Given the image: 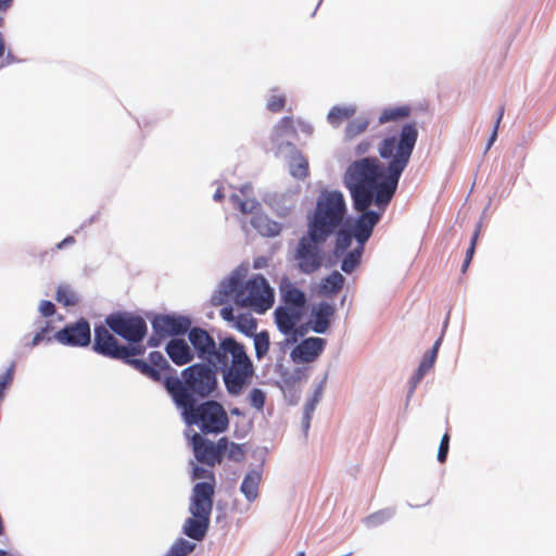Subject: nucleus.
I'll return each mask as SVG.
<instances>
[{
	"label": "nucleus",
	"instance_id": "1",
	"mask_svg": "<svg viewBox=\"0 0 556 556\" xmlns=\"http://www.w3.org/2000/svg\"><path fill=\"white\" fill-rule=\"evenodd\" d=\"M417 139L416 123H407L397 136H387L378 146L379 156L388 161L386 167L377 157H364L350 164L344 175V185L350 190L356 211L369 207L372 202L382 207L389 204L409 163Z\"/></svg>",
	"mask_w": 556,
	"mask_h": 556
},
{
	"label": "nucleus",
	"instance_id": "2",
	"mask_svg": "<svg viewBox=\"0 0 556 556\" xmlns=\"http://www.w3.org/2000/svg\"><path fill=\"white\" fill-rule=\"evenodd\" d=\"M188 338L197 356L223 372L228 393L239 395L254 374L253 363L243 344L228 337L217 345L214 338L200 327L191 328Z\"/></svg>",
	"mask_w": 556,
	"mask_h": 556
},
{
	"label": "nucleus",
	"instance_id": "3",
	"mask_svg": "<svg viewBox=\"0 0 556 556\" xmlns=\"http://www.w3.org/2000/svg\"><path fill=\"white\" fill-rule=\"evenodd\" d=\"M92 348L100 355L125 362L155 382H161L162 374L172 369V366L161 352H151L149 354V363L143 359L134 358V356L143 355L146 346L119 344L118 340L105 326H96Z\"/></svg>",
	"mask_w": 556,
	"mask_h": 556
},
{
	"label": "nucleus",
	"instance_id": "4",
	"mask_svg": "<svg viewBox=\"0 0 556 556\" xmlns=\"http://www.w3.org/2000/svg\"><path fill=\"white\" fill-rule=\"evenodd\" d=\"M177 395V406L182 409L185 421L195 426L202 435L220 434L229 427V417L224 406L216 401H205L197 404L193 396H189L180 387L174 382Z\"/></svg>",
	"mask_w": 556,
	"mask_h": 556
},
{
	"label": "nucleus",
	"instance_id": "5",
	"mask_svg": "<svg viewBox=\"0 0 556 556\" xmlns=\"http://www.w3.org/2000/svg\"><path fill=\"white\" fill-rule=\"evenodd\" d=\"M346 204L340 191H323L308 223V235L314 241H326L341 226Z\"/></svg>",
	"mask_w": 556,
	"mask_h": 556
},
{
	"label": "nucleus",
	"instance_id": "6",
	"mask_svg": "<svg viewBox=\"0 0 556 556\" xmlns=\"http://www.w3.org/2000/svg\"><path fill=\"white\" fill-rule=\"evenodd\" d=\"M216 370L217 369L208 363L193 364L182 370L181 375L184 381H181L177 376L172 375V372H175L173 368L162 374L161 381H163L165 389L177 404L176 393L178 391L174 388V382H179L180 387L189 396L194 397V395H197L201 399L208 397L218 386Z\"/></svg>",
	"mask_w": 556,
	"mask_h": 556
},
{
	"label": "nucleus",
	"instance_id": "7",
	"mask_svg": "<svg viewBox=\"0 0 556 556\" xmlns=\"http://www.w3.org/2000/svg\"><path fill=\"white\" fill-rule=\"evenodd\" d=\"M223 293L233 295L237 304L250 307L258 314L268 311L274 304V290L262 275H255L244 285L238 276H231L223 285Z\"/></svg>",
	"mask_w": 556,
	"mask_h": 556
},
{
	"label": "nucleus",
	"instance_id": "8",
	"mask_svg": "<svg viewBox=\"0 0 556 556\" xmlns=\"http://www.w3.org/2000/svg\"><path fill=\"white\" fill-rule=\"evenodd\" d=\"M212 510V488L205 484H194L189 505L191 517L187 518L184 523V533L192 540H203L208 530Z\"/></svg>",
	"mask_w": 556,
	"mask_h": 556
},
{
	"label": "nucleus",
	"instance_id": "9",
	"mask_svg": "<svg viewBox=\"0 0 556 556\" xmlns=\"http://www.w3.org/2000/svg\"><path fill=\"white\" fill-rule=\"evenodd\" d=\"M105 325L130 343H140L148 331L147 323L141 316L125 312L106 316Z\"/></svg>",
	"mask_w": 556,
	"mask_h": 556
},
{
	"label": "nucleus",
	"instance_id": "10",
	"mask_svg": "<svg viewBox=\"0 0 556 556\" xmlns=\"http://www.w3.org/2000/svg\"><path fill=\"white\" fill-rule=\"evenodd\" d=\"M190 444L197 460L213 468L216 464L223 462L228 446V439L223 437L214 443L201 433L194 432L190 439Z\"/></svg>",
	"mask_w": 556,
	"mask_h": 556
},
{
	"label": "nucleus",
	"instance_id": "11",
	"mask_svg": "<svg viewBox=\"0 0 556 556\" xmlns=\"http://www.w3.org/2000/svg\"><path fill=\"white\" fill-rule=\"evenodd\" d=\"M324 241H314L307 233L306 237L301 238L296 251V258L300 269L305 274H313L321 266V255L318 244Z\"/></svg>",
	"mask_w": 556,
	"mask_h": 556
},
{
	"label": "nucleus",
	"instance_id": "12",
	"mask_svg": "<svg viewBox=\"0 0 556 556\" xmlns=\"http://www.w3.org/2000/svg\"><path fill=\"white\" fill-rule=\"evenodd\" d=\"M55 339L66 345L87 346L91 341L90 325L87 320L79 319L58 331Z\"/></svg>",
	"mask_w": 556,
	"mask_h": 556
},
{
	"label": "nucleus",
	"instance_id": "13",
	"mask_svg": "<svg viewBox=\"0 0 556 556\" xmlns=\"http://www.w3.org/2000/svg\"><path fill=\"white\" fill-rule=\"evenodd\" d=\"M190 326V319L184 316L159 315L152 320L153 331L165 338L184 334Z\"/></svg>",
	"mask_w": 556,
	"mask_h": 556
},
{
	"label": "nucleus",
	"instance_id": "14",
	"mask_svg": "<svg viewBox=\"0 0 556 556\" xmlns=\"http://www.w3.org/2000/svg\"><path fill=\"white\" fill-rule=\"evenodd\" d=\"M326 340L311 337L301 341L292 351L291 358L296 364H306L316 361L326 346Z\"/></svg>",
	"mask_w": 556,
	"mask_h": 556
},
{
	"label": "nucleus",
	"instance_id": "15",
	"mask_svg": "<svg viewBox=\"0 0 556 556\" xmlns=\"http://www.w3.org/2000/svg\"><path fill=\"white\" fill-rule=\"evenodd\" d=\"M301 318L300 312L286 306H279L275 311V321L278 329L283 334H293L292 342H296L298 336H303V331L295 328Z\"/></svg>",
	"mask_w": 556,
	"mask_h": 556
},
{
	"label": "nucleus",
	"instance_id": "16",
	"mask_svg": "<svg viewBox=\"0 0 556 556\" xmlns=\"http://www.w3.org/2000/svg\"><path fill=\"white\" fill-rule=\"evenodd\" d=\"M367 208L361 211L362 215L357 218L353 226V235L357 241V245H365L366 241L370 238L375 226L380 220V214L374 211H367Z\"/></svg>",
	"mask_w": 556,
	"mask_h": 556
},
{
	"label": "nucleus",
	"instance_id": "17",
	"mask_svg": "<svg viewBox=\"0 0 556 556\" xmlns=\"http://www.w3.org/2000/svg\"><path fill=\"white\" fill-rule=\"evenodd\" d=\"M165 350L173 363L178 366L190 363L194 357L193 352L184 339H172L166 344Z\"/></svg>",
	"mask_w": 556,
	"mask_h": 556
},
{
	"label": "nucleus",
	"instance_id": "18",
	"mask_svg": "<svg viewBox=\"0 0 556 556\" xmlns=\"http://www.w3.org/2000/svg\"><path fill=\"white\" fill-rule=\"evenodd\" d=\"M412 106L408 104L387 106L381 110L378 118L380 125L388 123H399L407 119L412 114Z\"/></svg>",
	"mask_w": 556,
	"mask_h": 556
},
{
	"label": "nucleus",
	"instance_id": "19",
	"mask_svg": "<svg viewBox=\"0 0 556 556\" xmlns=\"http://www.w3.org/2000/svg\"><path fill=\"white\" fill-rule=\"evenodd\" d=\"M334 314V307L329 303H320L314 315L313 330L317 333L327 331L330 318Z\"/></svg>",
	"mask_w": 556,
	"mask_h": 556
},
{
	"label": "nucleus",
	"instance_id": "20",
	"mask_svg": "<svg viewBox=\"0 0 556 556\" xmlns=\"http://www.w3.org/2000/svg\"><path fill=\"white\" fill-rule=\"evenodd\" d=\"M262 480V475L257 470L249 471L240 486L241 492L244 494L249 502H253L258 496V486Z\"/></svg>",
	"mask_w": 556,
	"mask_h": 556
},
{
	"label": "nucleus",
	"instance_id": "21",
	"mask_svg": "<svg viewBox=\"0 0 556 556\" xmlns=\"http://www.w3.org/2000/svg\"><path fill=\"white\" fill-rule=\"evenodd\" d=\"M345 278L343 275L338 270H334L324 278L320 285V292L327 296L334 295L342 290Z\"/></svg>",
	"mask_w": 556,
	"mask_h": 556
},
{
	"label": "nucleus",
	"instance_id": "22",
	"mask_svg": "<svg viewBox=\"0 0 556 556\" xmlns=\"http://www.w3.org/2000/svg\"><path fill=\"white\" fill-rule=\"evenodd\" d=\"M289 170L292 177L305 179L308 176V162L300 152H295L289 161Z\"/></svg>",
	"mask_w": 556,
	"mask_h": 556
},
{
	"label": "nucleus",
	"instance_id": "23",
	"mask_svg": "<svg viewBox=\"0 0 556 556\" xmlns=\"http://www.w3.org/2000/svg\"><path fill=\"white\" fill-rule=\"evenodd\" d=\"M252 224L262 235L267 237H275L281 231L280 224L270 220L266 216H255L252 220Z\"/></svg>",
	"mask_w": 556,
	"mask_h": 556
},
{
	"label": "nucleus",
	"instance_id": "24",
	"mask_svg": "<svg viewBox=\"0 0 556 556\" xmlns=\"http://www.w3.org/2000/svg\"><path fill=\"white\" fill-rule=\"evenodd\" d=\"M355 114L354 106H333L327 119L332 126H339L342 122L350 119Z\"/></svg>",
	"mask_w": 556,
	"mask_h": 556
},
{
	"label": "nucleus",
	"instance_id": "25",
	"mask_svg": "<svg viewBox=\"0 0 556 556\" xmlns=\"http://www.w3.org/2000/svg\"><path fill=\"white\" fill-rule=\"evenodd\" d=\"M441 341H442V339L439 338L434 342L431 350H429L428 352L425 353L422 361L417 369L418 379L422 378L425 376V374L433 366L437 355H438V351H439Z\"/></svg>",
	"mask_w": 556,
	"mask_h": 556
},
{
	"label": "nucleus",
	"instance_id": "26",
	"mask_svg": "<svg viewBox=\"0 0 556 556\" xmlns=\"http://www.w3.org/2000/svg\"><path fill=\"white\" fill-rule=\"evenodd\" d=\"M353 238L355 237L352 230L340 228L337 231L334 254L340 256L341 254L345 253L346 250L351 247Z\"/></svg>",
	"mask_w": 556,
	"mask_h": 556
},
{
	"label": "nucleus",
	"instance_id": "27",
	"mask_svg": "<svg viewBox=\"0 0 556 556\" xmlns=\"http://www.w3.org/2000/svg\"><path fill=\"white\" fill-rule=\"evenodd\" d=\"M363 251L364 248L359 245L350 251L342 260L341 269L346 274L352 273L359 264Z\"/></svg>",
	"mask_w": 556,
	"mask_h": 556
},
{
	"label": "nucleus",
	"instance_id": "28",
	"mask_svg": "<svg viewBox=\"0 0 556 556\" xmlns=\"http://www.w3.org/2000/svg\"><path fill=\"white\" fill-rule=\"evenodd\" d=\"M283 301L287 305H292L293 307H302L305 304V294L298 288L289 286L283 290Z\"/></svg>",
	"mask_w": 556,
	"mask_h": 556
},
{
	"label": "nucleus",
	"instance_id": "29",
	"mask_svg": "<svg viewBox=\"0 0 556 556\" xmlns=\"http://www.w3.org/2000/svg\"><path fill=\"white\" fill-rule=\"evenodd\" d=\"M270 346L269 333L267 331H261L254 336V349L255 356L257 359H262L267 355Z\"/></svg>",
	"mask_w": 556,
	"mask_h": 556
},
{
	"label": "nucleus",
	"instance_id": "30",
	"mask_svg": "<svg viewBox=\"0 0 556 556\" xmlns=\"http://www.w3.org/2000/svg\"><path fill=\"white\" fill-rule=\"evenodd\" d=\"M55 299L63 306H74L78 303L76 292L67 286H60L58 288Z\"/></svg>",
	"mask_w": 556,
	"mask_h": 556
},
{
	"label": "nucleus",
	"instance_id": "31",
	"mask_svg": "<svg viewBox=\"0 0 556 556\" xmlns=\"http://www.w3.org/2000/svg\"><path fill=\"white\" fill-rule=\"evenodd\" d=\"M192 479H205L206 481L198 482L197 484H205L211 486L213 495L215 494L216 479L214 472L211 469L195 465L192 469Z\"/></svg>",
	"mask_w": 556,
	"mask_h": 556
},
{
	"label": "nucleus",
	"instance_id": "32",
	"mask_svg": "<svg viewBox=\"0 0 556 556\" xmlns=\"http://www.w3.org/2000/svg\"><path fill=\"white\" fill-rule=\"evenodd\" d=\"M368 126L369 121L365 117H357L355 119H352L345 128V136L349 139H353L354 137L364 132L368 128Z\"/></svg>",
	"mask_w": 556,
	"mask_h": 556
},
{
	"label": "nucleus",
	"instance_id": "33",
	"mask_svg": "<svg viewBox=\"0 0 556 556\" xmlns=\"http://www.w3.org/2000/svg\"><path fill=\"white\" fill-rule=\"evenodd\" d=\"M231 202L242 214L253 213L260 203L255 200H242L239 195H232Z\"/></svg>",
	"mask_w": 556,
	"mask_h": 556
},
{
	"label": "nucleus",
	"instance_id": "34",
	"mask_svg": "<svg viewBox=\"0 0 556 556\" xmlns=\"http://www.w3.org/2000/svg\"><path fill=\"white\" fill-rule=\"evenodd\" d=\"M225 453L227 454L228 459L236 462V463L242 462L245 456V452H244L242 445L235 443V442H229V441H228V446H227V450Z\"/></svg>",
	"mask_w": 556,
	"mask_h": 556
},
{
	"label": "nucleus",
	"instance_id": "35",
	"mask_svg": "<svg viewBox=\"0 0 556 556\" xmlns=\"http://www.w3.org/2000/svg\"><path fill=\"white\" fill-rule=\"evenodd\" d=\"M287 102V98L283 93H273L266 104L268 111L273 113L280 112Z\"/></svg>",
	"mask_w": 556,
	"mask_h": 556
},
{
	"label": "nucleus",
	"instance_id": "36",
	"mask_svg": "<svg viewBox=\"0 0 556 556\" xmlns=\"http://www.w3.org/2000/svg\"><path fill=\"white\" fill-rule=\"evenodd\" d=\"M52 330H53V327L50 325V323H47V325L45 327H42L40 329V331L34 336L31 341L29 343H26V345L28 348H35L36 345H38L40 342H42L45 340L50 341L51 340L50 333L52 332Z\"/></svg>",
	"mask_w": 556,
	"mask_h": 556
},
{
	"label": "nucleus",
	"instance_id": "37",
	"mask_svg": "<svg viewBox=\"0 0 556 556\" xmlns=\"http://www.w3.org/2000/svg\"><path fill=\"white\" fill-rule=\"evenodd\" d=\"M15 372V363H11L9 368L3 375L0 376V399L4 394L5 390L10 387L13 381Z\"/></svg>",
	"mask_w": 556,
	"mask_h": 556
},
{
	"label": "nucleus",
	"instance_id": "38",
	"mask_svg": "<svg viewBox=\"0 0 556 556\" xmlns=\"http://www.w3.org/2000/svg\"><path fill=\"white\" fill-rule=\"evenodd\" d=\"M275 132L277 136L295 132L293 118L290 116L282 117L275 127Z\"/></svg>",
	"mask_w": 556,
	"mask_h": 556
},
{
	"label": "nucleus",
	"instance_id": "39",
	"mask_svg": "<svg viewBox=\"0 0 556 556\" xmlns=\"http://www.w3.org/2000/svg\"><path fill=\"white\" fill-rule=\"evenodd\" d=\"M479 233H480V226H477L472 237H471V241H470V245L469 248L467 249V252H466V257L464 260V263H463V271H466V269L468 268L472 257H473V254H475V251H476V244H477V240L479 238Z\"/></svg>",
	"mask_w": 556,
	"mask_h": 556
},
{
	"label": "nucleus",
	"instance_id": "40",
	"mask_svg": "<svg viewBox=\"0 0 556 556\" xmlns=\"http://www.w3.org/2000/svg\"><path fill=\"white\" fill-rule=\"evenodd\" d=\"M249 399H250V404L254 408H256L258 410L263 409L264 404H265V393L261 389H257V388L252 389L250 392Z\"/></svg>",
	"mask_w": 556,
	"mask_h": 556
},
{
	"label": "nucleus",
	"instance_id": "41",
	"mask_svg": "<svg viewBox=\"0 0 556 556\" xmlns=\"http://www.w3.org/2000/svg\"><path fill=\"white\" fill-rule=\"evenodd\" d=\"M450 448V433L445 432L441 439L439 451H438V460L440 463H445L447 453Z\"/></svg>",
	"mask_w": 556,
	"mask_h": 556
},
{
	"label": "nucleus",
	"instance_id": "42",
	"mask_svg": "<svg viewBox=\"0 0 556 556\" xmlns=\"http://www.w3.org/2000/svg\"><path fill=\"white\" fill-rule=\"evenodd\" d=\"M504 112H505V106L504 105H501L498 108V112H497V117H496V121H495V125H494V128H493V131L490 136V139H489V142H488V147L486 149H490V147L494 143V141L496 140L497 138V131H498V127H500V124L502 122V118L504 116Z\"/></svg>",
	"mask_w": 556,
	"mask_h": 556
},
{
	"label": "nucleus",
	"instance_id": "43",
	"mask_svg": "<svg viewBox=\"0 0 556 556\" xmlns=\"http://www.w3.org/2000/svg\"><path fill=\"white\" fill-rule=\"evenodd\" d=\"M39 311L42 316L49 317L55 313V306L51 301H42L39 305Z\"/></svg>",
	"mask_w": 556,
	"mask_h": 556
},
{
	"label": "nucleus",
	"instance_id": "44",
	"mask_svg": "<svg viewBox=\"0 0 556 556\" xmlns=\"http://www.w3.org/2000/svg\"><path fill=\"white\" fill-rule=\"evenodd\" d=\"M13 0H0V27L3 25L4 15L12 5Z\"/></svg>",
	"mask_w": 556,
	"mask_h": 556
},
{
	"label": "nucleus",
	"instance_id": "45",
	"mask_svg": "<svg viewBox=\"0 0 556 556\" xmlns=\"http://www.w3.org/2000/svg\"><path fill=\"white\" fill-rule=\"evenodd\" d=\"M163 339H165V337L153 331V334L148 340V345L151 348L159 346Z\"/></svg>",
	"mask_w": 556,
	"mask_h": 556
},
{
	"label": "nucleus",
	"instance_id": "46",
	"mask_svg": "<svg viewBox=\"0 0 556 556\" xmlns=\"http://www.w3.org/2000/svg\"><path fill=\"white\" fill-rule=\"evenodd\" d=\"M371 147V143L367 140H364L362 142H359L356 147V153L357 154H365L369 151Z\"/></svg>",
	"mask_w": 556,
	"mask_h": 556
},
{
	"label": "nucleus",
	"instance_id": "47",
	"mask_svg": "<svg viewBox=\"0 0 556 556\" xmlns=\"http://www.w3.org/2000/svg\"><path fill=\"white\" fill-rule=\"evenodd\" d=\"M220 315L225 320H232L233 319V311L232 307L226 306L220 309Z\"/></svg>",
	"mask_w": 556,
	"mask_h": 556
},
{
	"label": "nucleus",
	"instance_id": "48",
	"mask_svg": "<svg viewBox=\"0 0 556 556\" xmlns=\"http://www.w3.org/2000/svg\"><path fill=\"white\" fill-rule=\"evenodd\" d=\"M74 243H75V238L73 236H67L66 238H64L61 242H59L56 244V249L61 250L67 245L74 244Z\"/></svg>",
	"mask_w": 556,
	"mask_h": 556
},
{
	"label": "nucleus",
	"instance_id": "49",
	"mask_svg": "<svg viewBox=\"0 0 556 556\" xmlns=\"http://www.w3.org/2000/svg\"><path fill=\"white\" fill-rule=\"evenodd\" d=\"M314 410V403L312 402L311 404L307 405L306 407V422H305V428H308L309 426V414Z\"/></svg>",
	"mask_w": 556,
	"mask_h": 556
},
{
	"label": "nucleus",
	"instance_id": "50",
	"mask_svg": "<svg viewBox=\"0 0 556 556\" xmlns=\"http://www.w3.org/2000/svg\"><path fill=\"white\" fill-rule=\"evenodd\" d=\"M383 515V513L374 514L369 517V519L374 522L382 521Z\"/></svg>",
	"mask_w": 556,
	"mask_h": 556
},
{
	"label": "nucleus",
	"instance_id": "51",
	"mask_svg": "<svg viewBox=\"0 0 556 556\" xmlns=\"http://www.w3.org/2000/svg\"><path fill=\"white\" fill-rule=\"evenodd\" d=\"M5 52V42L2 37V34L0 33V58L4 55Z\"/></svg>",
	"mask_w": 556,
	"mask_h": 556
},
{
	"label": "nucleus",
	"instance_id": "52",
	"mask_svg": "<svg viewBox=\"0 0 556 556\" xmlns=\"http://www.w3.org/2000/svg\"><path fill=\"white\" fill-rule=\"evenodd\" d=\"M222 198H223V194H222L219 191H217V192L214 194V199H216V200H220Z\"/></svg>",
	"mask_w": 556,
	"mask_h": 556
},
{
	"label": "nucleus",
	"instance_id": "53",
	"mask_svg": "<svg viewBox=\"0 0 556 556\" xmlns=\"http://www.w3.org/2000/svg\"><path fill=\"white\" fill-rule=\"evenodd\" d=\"M295 556H305L304 552H299Z\"/></svg>",
	"mask_w": 556,
	"mask_h": 556
},
{
	"label": "nucleus",
	"instance_id": "54",
	"mask_svg": "<svg viewBox=\"0 0 556 556\" xmlns=\"http://www.w3.org/2000/svg\"><path fill=\"white\" fill-rule=\"evenodd\" d=\"M318 395H319V394H315L314 402H317V401H318Z\"/></svg>",
	"mask_w": 556,
	"mask_h": 556
},
{
	"label": "nucleus",
	"instance_id": "55",
	"mask_svg": "<svg viewBox=\"0 0 556 556\" xmlns=\"http://www.w3.org/2000/svg\"><path fill=\"white\" fill-rule=\"evenodd\" d=\"M250 323L255 328V323L253 321V319H250Z\"/></svg>",
	"mask_w": 556,
	"mask_h": 556
},
{
	"label": "nucleus",
	"instance_id": "56",
	"mask_svg": "<svg viewBox=\"0 0 556 556\" xmlns=\"http://www.w3.org/2000/svg\"><path fill=\"white\" fill-rule=\"evenodd\" d=\"M7 58L13 59L11 53H8Z\"/></svg>",
	"mask_w": 556,
	"mask_h": 556
},
{
	"label": "nucleus",
	"instance_id": "57",
	"mask_svg": "<svg viewBox=\"0 0 556 556\" xmlns=\"http://www.w3.org/2000/svg\"><path fill=\"white\" fill-rule=\"evenodd\" d=\"M0 556H5L4 553H2Z\"/></svg>",
	"mask_w": 556,
	"mask_h": 556
}]
</instances>
